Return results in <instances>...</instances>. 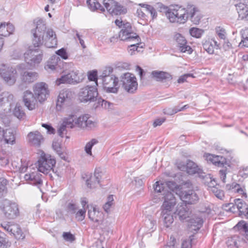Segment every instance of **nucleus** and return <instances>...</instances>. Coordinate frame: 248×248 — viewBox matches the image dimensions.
I'll return each instance as SVG.
<instances>
[{"instance_id":"obj_1","label":"nucleus","mask_w":248,"mask_h":248,"mask_svg":"<svg viewBox=\"0 0 248 248\" xmlns=\"http://www.w3.org/2000/svg\"><path fill=\"white\" fill-rule=\"evenodd\" d=\"M35 29L31 30L33 35V47L30 46L25 53V60L31 66H35L42 60L43 52L38 47L45 42V46L48 48L55 47L57 45L56 35L52 29H48L45 22L42 19L34 21Z\"/></svg>"},{"instance_id":"obj_2","label":"nucleus","mask_w":248,"mask_h":248,"mask_svg":"<svg viewBox=\"0 0 248 248\" xmlns=\"http://www.w3.org/2000/svg\"><path fill=\"white\" fill-rule=\"evenodd\" d=\"M89 118L88 114H85L78 117L76 115L71 114L62 119V123L67 128H74L77 127L90 129L95 127V124Z\"/></svg>"},{"instance_id":"obj_3","label":"nucleus","mask_w":248,"mask_h":248,"mask_svg":"<svg viewBox=\"0 0 248 248\" xmlns=\"http://www.w3.org/2000/svg\"><path fill=\"white\" fill-rule=\"evenodd\" d=\"M187 14V7L186 8L176 7L169 9L166 13V16L170 22L184 24L188 19Z\"/></svg>"},{"instance_id":"obj_4","label":"nucleus","mask_w":248,"mask_h":248,"mask_svg":"<svg viewBox=\"0 0 248 248\" xmlns=\"http://www.w3.org/2000/svg\"><path fill=\"white\" fill-rule=\"evenodd\" d=\"M206 159L215 165L222 167L219 171L220 178L223 183H225L227 167H230L229 162L222 156L215 155L212 154H206L205 155Z\"/></svg>"},{"instance_id":"obj_5","label":"nucleus","mask_w":248,"mask_h":248,"mask_svg":"<svg viewBox=\"0 0 248 248\" xmlns=\"http://www.w3.org/2000/svg\"><path fill=\"white\" fill-rule=\"evenodd\" d=\"M14 95L9 92H3L0 93V115L5 116L11 111V105L14 103Z\"/></svg>"},{"instance_id":"obj_6","label":"nucleus","mask_w":248,"mask_h":248,"mask_svg":"<svg viewBox=\"0 0 248 248\" xmlns=\"http://www.w3.org/2000/svg\"><path fill=\"white\" fill-rule=\"evenodd\" d=\"M119 37L122 41H135L137 44L141 42L140 38L134 32L130 23L128 22L123 24V28L119 32Z\"/></svg>"},{"instance_id":"obj_7","label":"nucleus","mask_w":248,"mask_h":248,"mask_svg":"<svg viewBox=\"0 0 248 248\" xmlns=\"http://www.w3.org/2000/svg\"><path fill=\"white\" fill-rule=\"evenodd\" d=\"M122 87L129 93H134L138 89L137 78L134 75L126 73L121 77Z\"/></svg>"},{"instance_id":"obj_8","label":"nucleus","mask_w":248,"mask_h":248,"mask_svg":"<svg viewBox=\"0 0 248 248\" xmlns=\"http://www.w3.org/2000/svg\"><path fill=\"white\" fill-rule=\"evenodd\" d=\"M0 76L6 84L11 86L14 85L16 80L17 71L12 67L7 66L4 64L0 67Z\"/></svg>"},{"instance_id":"obj_9","label":"nucleus","mask_w":248,"mask_h":248,"mask_svg":"<svg viewBox=\"0 0 248 248\" xmlns=\"http://www.w3.org/2000/svg\"><path fill=\"white\" fill-rule=\"evenodd\" d=\"M56 163L54 159L48 155L43 153L37 162L38 170L43 173H48Z\"/></svg>"},{"instance_id":"obj_10","label":"nucleus","mask_w":248,"mask_h":248,"mask_svg":"<svg viewBox=\"0 0 248 248\" xmlns=\"http://www.w3.org/2000/svg\"><path fill=\"white\" fill-rule=\"evenodd\" d=\"M103 5L112 16L125 14L126 8L114 0H103Z\"/></svg>"},{"instance_id":"obj_11","label":"nucleus","mask_w":248,"mask_h":248,"mask_svg":"<svg viewBox=\"0 0 248 248\" xmlns=\"http://www.w3.org/2000/svg\"><path fill=\"white\" fill-rule=\"evenodd\" d=\"M98 92L94 86H87L80 90L79 97L82 102H94L97 100Z\"/></svg>"},{"instance_id":"obj_12","label":"nucleus","mask_w":248,"mask_h":248,"mask_svg":"<svg viewBox=\"0 0 248 248\" xmlns=\"http://www.w3.org/2000/svg\"><path fill=\"white\" fill-rule=\"evenodd\" d=\"M74 93L70 89L62 90L59 93L57 101V110L60 111L62 110V107L70 105L71 100L74 97Z\"/></svg>"},{"instance_id":"obj_13","label":"nucleus","mask_w":248,"mask_h":248,"mask_svg":"<svg viewBox=\"0 0 248 248\" xmlns=\"http://www.w3.org/2000/svg\"><path fill=\"white\" fill-rule=\"evenodd\" d=\"M2 209L5 216L9 219L15 218L19 215V212L17 204L7 199L3 201Z\"/></svg>"},{"instance_id":"obj_14","label":"nucleus","mask_w":248,"mask_h":248,"mask_svg":"<svg viewBox=\"0 0 248 248\" xmlns=\"http://www.w3.org/2000/svg\"><path fill=\"white\" fill-rule=\"evenodd\" d=\"M104 88L107 92L117 93L119 87H117L119 79L118 78L114 75L107 77L102 79Z\"/></svg>"},{"instance_id":"obj_15","label":"nucleus","mask_w":248,"mask_h":248,"mask_svg":"<svg viewBox=\"0 0 248 248\" xmlns=\"http://www.w3.org/2000/svg\"><path fill=\"white\" fill-rule=\"evenodd\" d=\"M34 93L40 102L44 101L49 96L47 85L44 82L36 83L34 86Z\"/></svg>"},{"instance_id":"obj_16","label":"nucleus","mask_w":248,"mask_h":248,"mask_svg":"<svg viewBox=\"0 0 248 248\" xmlns=\"http://www.w3.org/2000/svg\"><path fill=\"white\" fill-rule=\"evenodd\" d=\"M164 201L161 206L162 213H171L172 209L176 204V200L171 192L165 193Z\"/></svg>"},{"instance_id":"obj_17","label":"nucleus","mask_w":248,"mask_h":248,"mask_svg":"<svg viewBox=\"0 0 248 248\" xmlns=\"http://www.w3.org/2000/svg\"><path fill=\"white\" fill-rule=\"evenodd\" d=\"M27 139L29 144L35 147H40L44 142L43 136L37 130L29 132Z\"/></svg>"},{"instance_id":"obj_18","label":"nucleus","mask_w":248,"mask_h":248,"mask_svg":"<svg viewBox=\"0 0 248 248\" xmlns=\"http://www.w3.org/2000/svg\"><path fill=\"white\" fill-rule=\"evenodd\" d=\"M179 197L183 202L188 204H195L199 200L198 195L193 190L182 191Z\"/></svg>"},{"instance_id":"obj_19","label":"nucleus","mask_w":248,"mask_h":248,"mask_svg":"<svg viewBox=\"0 0 248 248\" xmlns=\"http://www.w3.org/2000/svg\"><path fill=\"white\" fill-rule=\"evenodd\" d=\"M178 168L181 170H186L189 174L201 173L202 170L194 162L188 160L186 164L179 163Z\"/></svg>"},{"instance_id":"obj_20","label":"nucleus","mask_w":248,"mask_h":248,"mask_svg":"<svg viewBox=\"0 0 248 248\" xmlns=\"http://www.w3.org/2000/svg\"><path fill=\"white\" fill-rule=\"evenodd\" d=\"M23 101L25 107L29 110H33L35 109L36 106V98L34 96L33 93L30 91H26L24 92Z\"/></svg>"},{"instance_id":"obj_21","label":"nucleus","mask_w":248,"mask_h":248,"mask_svg":"<svg viewBox=\"0 0 248 248\" xmlns=\"http://www.w3.org/2000/svg\"><path fill=\"white\" fill-rule=\"evenodd\" d=\"M103 172L101 168L95 170L94 175H91L89 178L86 180V185L90 188H94L99 184L100 179L102 176Z\"/></svg>"},{"instance_id":"obj_22","label":"nucleus","mask_w":248,"mask_h":248,"mask_svg":"<svg viewBox=\"0 0 248 248\" xmlns=\"http://www.w3.org/2000/svg\"><path fill=\"white\" fill-rule=\"evenodd\" d=\"M188 18H190L191 22L195 24H198L202 18L198 9L194 5L188 4L187 5Z\"/></svg>"},{"instance_id":"obj_23","label":"nucleus","mask_w":248,"mask_h":248,"mask_svg":"<svg viewBox=\"0 0 248 248\" xmlns=\"http://www.w3.org/2000/svg\"><path fill=\"white\" fill-rule=\"evenodd\" d=\"M42 175L38 172H33L31 173H28L25 175L24 178L27 181H29L30 183L32 185L37 186L40 188L43 185V180L42 179Z\"/></svg>"},{"instance_id":"obj_24","label":"nucleus","mask_w":248,"mask_h":248,"mask_svg":"<svg viewBox=\"0 0 248 248\" xmlns=\"http://www.w3.org/2000/svg\"><path fill=\"white\" fill-rule=\"evenodd\" d=\"M174 39L177 43L179 49L182 52L188 51L189 53L192 51L191 47L187 45V42L184 36L180 33H176L174 36Z\"/></svg>"},{"instance_id":"obj_25","label":"nucleus","mask_w":248,"mask_h":248,"mask_svg":"<svg viewBox=\"0 0 248 248\" xmlns=\"http://www.w3.org/2000/svg\"><path fill=\"white\" fill-rule=\"evenodd\" d=\"M88 217L91 220L96 222L98 225L102 223L104 218L103 213L97 210L95 207H93V210L88 211Z\"/></svg>"},{"instance_id":"obj_26","label":"nucleus","mask_w":248,"mask_h":248,"mask_svg":"<svg viewBox=\"0 0 248 248\" xmlns=\"http://www.w3.org/2000/svg\"><path fill=\"white\" fill-rule=\"evenodd\" d=\"M234 205L236 209L239 211V215L240 216H244L248 218V205L247 204L240 199L234 200Z\"/></svg>"},{"instance_id":"obj_27","label":"nucleus","mask_w":248,"mask_h":248,"mask_svg":"<svg viewBox=\"0 0 248 248\" xmlns=\"http://www.w3.org/2000/svg\"><path fill=\"white\" fill-rule=\"evenodd\" d=\"M175 214L177 215L181 221H184L189 217L191 211L186 204H182L177 206Z\"/></svg>"},{"instance_id":"obj_28","label":"nucleus","mask_w":248,"mask_h":248,"mask_svg":"<svg viewBox=\"0 0 248 248\" xmlns=\"http://www.w3.org/2000/svg\"><path fill=\"white\" fill-rule=\"evenodd\" d=\"M151 75L157 81H168L172 79V77L169 73L163 71H153Z\"/></svg>"},{"instance_id":"obj_29","label":"nucleus","mask_w":248,"mask_h":248,"mask_svg":"<svg viewBox=\"0 0 248 248\" xmlns=\"http://www.w3.org/2000/svg\"><path fill=\"white\" fill-rule=\"evenodd\" d=\"M203 219L199 217H192L188 221V227L190 230L197 231L202 226Z\"/></svg>"},{"instance_id":"obj_30","label":"nucleus","mask_w":248,"mask_h":248,"mask_svg":"<svg viewBox=\"0 0 248 248\" xmlns=\"http://www.w3.org/2000/svg\"><path fill=\"white\" fill-rule=\"evenodd\" d=\"M15 28L11 23H1L0 25V36L6 37L12 34Z\"/></svg>"},{"instance_id":"obj_31","label":"nucleus","mask_w":248,"mask_h":248,"mask_svg":"<svg viewBox=\"0 0 248 248\" xmlns=\"http://www.w3.org/2000/svg\"><path fill=\"white\" fill-rule=\"evenodd\" d=\"M238 14L239 18L248 20V6L242 3H239L236 5Z\"/></svg>"},{"instance_id":"obj_32","label":"nucleus","mask_w":248,"mask_h":248,"mask_svg":"<svg viewBox=\"0 0 248 248\" xmlns=\"http://www.w3.org/2000/svg\"><path fill=\"white\" fill-rule=\"evenodd\" d=\"M38 76L36 72L26 71L21 75V79L24 82L30 83L37 80Z\"/></svg>"},{"instance_id":"obj_33","label":"nucleus","mask_w":248,"mask_h":248,"mask_svg":"<svg viewBox=\"0 0 248 248\" xmlns=\"http://www.w3.org/2000/svg\"><path fill=\"white\" fill-rule=\"evenodd\" d=\"M2 135V141L8 144H13L15 143V136L11 129L4 130Z\"/></svg>"},{"instance_id":"obj_34","label":"nucleus","mask_w":248,"mask_h":248,"mask_svg":"<svg viewBox=\"0 0 248 248\" xmlns=\"http://www.w3.org/2000/svg\"><path fill=\"white\" fill-rule=\"evenodd\" d=\"M87 4L89 9L93 12L100 10L103 12L105 11L104 8L101 5L97 0H88Z\"/></svg>"},{"instance_id":"obj_35","label":"nucleus","mask_w":248,"mask_h":248,"mask_svg":"<svg viewBox=\"0 0 248 248\" xmlns=\"http://www.w3.org/2000/svg\"><path fill=\"white\" fill-rule=\"evenodd\" d=\"M13 115L19 120H23L26 118V114L22 107L16 104L13 111Z\"/></svg>"},{"instance_id":"obj_36","label":"nucleus","mask_w":248,"mask_h":248,"mask_svg":"<svg viewBox=\"0 0 248 248\" xmlns=\"http://www.w3.org/2000/svg\"><path fill=\"white\" fill-rule=\"evenodd\" d=\"M71 78L70 74L68 73L67 74L62 76L60 78H58L56 80V84L57 85H60L62 83H74L73 80Z\"/></svg>"},{"instance_id":"obj_37","label":"nucleus","mask_w":248,"mask_h":248,"mask_svg":"<svg viewBox=\"0 0 248 248\" xmlns=\"http://www.w3.org/2000/svg\"><path fill=\"white\" fill-rule=\"evenodd\" d=\"M165 226L168 228L173 222L174 219L171 213H162Z\"/></svg>"},{"instance_id":"obj_38","label":"nucleus","mask_w":248,"mask_h":248,"mask_svg":"<svg viewBox=\"0 0 248 248\" xmlns=\"http://www.w3.org/2000/svg\"><path fill=\"white\" fill-rule=\"evenodd\" d=\"M8 181L4 178H0V198L3 197L7 192Z\"/></svg>"},{"instance_id":"obj_39","label":"nucleus","mask_w":248,"mask_h":248,"mask_svg":"<svg viewBox=\"0 0 248 248\" xmlns=\"http://www.w3.org/2000/svg\"><path fill=\"white\" fill-rule=\"evenodd\" d=\"M78 204L75 202L71 201L67 203L66 210L69 214H75L78 211Z\"/></svg>"},{"instance_id":"obj_40","label":"nucleus","mask_w":248,"mask_h":248,"mask_svg":"<svg viewBox=\"0 0 248 248\" xmlns=\"http://www.w3.org/2000/svg\"><path fill=\"white\" fill-rule=\"evenodd\" d=\"M60 60V59L57 55L53 56L51 60L47 62V64L45 68L50 69L51 70H55L58 62Z\"/></svg>"},{"instance_id":"obj_41","label":"nucleus","mask_w":248,"mask_h":248,"mask_svg":"<svg viewBox=\"0 0 248 248\" xmlns=\"http://www.w3.org/2000/svg\"><path fill=\"white\" fill-rule=\"evenodd\" d=\"M14 226L16 227V229H15L14 231H12L10 234L13 235L17 239H24L25 235L19 227V226L16 224H14Z\"/></svg>"},{"instance_id":"obj_42","label":"nucleus","mask_w":248,"mask_h":248,"mask_svg":"<svg viewBox=\"0 0 248 248\" xmlns=\"http://www.w3.org/2000/svg\"><path fill=\"white\" fill-rule=\"evenodd\" d=\"M98 142L96 139H93L91 141L87 142L84 147L85 152L90 155H92V149L94 145Z\"/></svg>"},{"instance_id":"obj_43","label":"nucleus","mask_w":248,"mask_h":248,"mask_svg":"<svg viewBox=\"0 0 248 248\" xmlns=\"http://www.w3.org/2000/svg\"><path fill=\"white\" fill-rule=\"evenodd\" d=\"M154 188L155 192L158 193L163 192L162 195L165 196V193H166L167 192H170L168 191L167 188H165L164 184L162 183L159 184V182H156L155 185H154Z\"/></svg>"},{"instance_id":"obj_44","label":"nucleus","mask_w":248,"mask_h":248,"mask_svg":"<svg viewBox=\"0 0 248 248\" xmlns=\"http://www.w3.org/2000/svg\"><path fill=\"white\" fill-rule=\"evenodd\" d=\"M140 5L145 8L146 10L150 13L152 19L155 18L157 17L156 10L152 6L146 4H140Z\"/></svg>"},{"instance_id":"obj_45","label":"nucleus","mask_w":248,"mask_h":248,"mask_svg":"<svg viewBox=\"0 0 248 248\" xmlns=\"http://www.w3.org/2000/svg\"><path fill=\"white\" fill-rule=\"evenodd\" d=\"M242 35V40L239 44V46L248 47V37H246L247 35H248V29H246L241 31Z\"/></svg>"},{"instance_id":"obj_46","label":"nucleus","mask_w":248,"mask_h":248,"mask_svg":"<svg viewBox=\"0 0 248 248\" xmlns=\"http://www.w3.org/2000/svg\"><path fill=\"white\" fill-rule=\"evenodd\" d=\"M189 33L192 36L199 38L203 34V31L199 28H192L189 30Z\"/></svg>"},{"instance_id":"obj_47","label":"nucleus","mask_w":248,"mask_h":248,"mask_svg":"<svg viewBox=\"0 0 248 248\" xmlns=\"http://www.w3.org/2000/svg\"><path fill=\"white\" fill-rule=\"evenodd\" d=\"M231 185L232 189H234L236 192L240 194H242L245 198L247 197V193L245 192V189L242 187H241L239 184L236 183H232Z\"/></svg>"},{"instance_id":"obj_48","label":"nucleus","mask_w":248,"mask_h":248,"mask_svg":"<svg viewBox=\"0 0 248 248\" xmlns=\"http://www.w3.org/2000/svg\"><path fill=\"white\" fill-rule=\"evenodd\" d=\"M203 47L209 54H213L214 48L213 45L210 41H205L202 45Z\"/></svg>"},{"instance_id":"obj_49","label":"nucleus","mask_w":248,"mask_h":248,"mask_svg":"<svg viewBox=\"0 0 248 248\" xmlns=\"http://www.w3.org/2000/svg\"><path fill=\"white\" fill-rule=\"evenodd\" d=\"M210 190L219 199L222 200L224 197V191L217 187H213Z\"/></svg>"},{"instance_id":"obj_50","label":"nucleus","mask_w":248,"mask_h":248,"mask_svg":"<svg viewBox=\"0 0 248 248\" xmlns=\"http://www.w3.org/2000/svg\"><path fill=\"white\" fill-rule=\"evenodd\" d=\"M28 169V163L22 159L20 160V164L16 166V169L20 172H25Z\"/></svg>"},{"instance_id":"obj_51","label":"nucleus","mask_w":248,"mask_h":248,"mask_svg":"<svg viewBox=\"0 0 248 248\" xmlns=\"http://www.w3.org/2000/svg\"><path fill=\"white\" fill-rule=\"evenodd\" d=\"M1 226L10 234H11L12 231H14L16 229V227L14 226V224H10L9 223L4 222L1 223Z\"/></svg>"},{"instance_id":"obj_52","label":"nucleus","mask_w":248,"mask_h":248,"mask_svg":"<svg viewBox=\"0 0 248 248\" xmlns=\"http://www.w3.org/2000/svg\"><path fill=\"white\" fill-rule=\"evenodd\" d=\"M132 42L134 43L135 44H131L130 45V49L129 52L131 51V55L133 54V52L135 51H137L138 52H140V49H139V48H142V46H140L141 44L140 42L138 43V44H137L136 42L135 41H131Z\"/></svg>"},{"instance_id":"obj_53","label":"nucleus","mask_w":248,"mask_h":248,"mask_svg":"<svg viewBox=\"0 0 248 248\" xmlns=\"http://www.w3.org/2000/svg\"><path fill=\"white\" fill-rule=\"evenodd\" d=\"M69 73L71 76V79L73 80L74 83H78L80 82V78L79 77V73L78 70L71 71Z\"/></svg>"},{"instance_id":"obj_54","label":"nucleus","mask_w":248,"mask_h":248,"mask_svg":"<svg viewBox=\"0 0 248 248\" xmlns=\"http://www.w3.org/2000/svg\"><path fill=\"white\" fill-rule=\"evenodd\" d=\"M156 224V221L151 219L145 220V225L146 228L149 230L153 231Z\"/></svg>"},{"instance_id":"obj_55","label":"nucleus","mask_w":248,"mask_h":248,"mask_svg":"<svg viewBox=\"0 0 248 248\" xmlns=\"http://www.w3.org/2000/svg\"><path fill=\"white\" fill-rule=\"evenodd\" d=\"M85 213L86 211L85 209H80L75 214V217L78 220L82 221L85 218Z\"/></svg>"},{"instance_id":"obj_56","label":"nucleus","mask_w":248,"mask_h":248,"mask_svg":"<svg viewBox=\"0 0 248 248\" xmlns=\"http://www.w3.org/2000/svg\"><path fill=\"white\" fill-rule=\"evenodd\" d=\"M113 72V68L111 67H106L103 70L102 74L100 76L101 78H105L107 77L111 76Z\"/></svg>"},{"instance_id":"obj_57","label":"nucleus","mask_w":248,"mask_h":248,"mask_svg":"<svg viewBox=\"0 0 248 248\" xmlns=\"http://www.w3.org/2000/svg\"><path fill=\"white\" fill-rule=\"evenodd\" d=\"M62 237L65 241L70 242H72L75 240L74 235L70 232H64L62 234Z\"/></svg>"},{"instance_id":"obj_58","label":"nucleus","mask_w":248,"mask_h":248,"mask_svg":"<svg viewBox=\"0 0 248 248\" xmlns=\"http://www.w3.org/2000/svg\"><path fill=\"white\" fill-rule=\"evenodd\" d=\"M179 112L178 106L174 107L173 108H167L164 109V113L165 114L172 115Z\"/></svg>"},{"instance_id":"obj_59","label":"nucleus","mask_w":248,"mask_h":248,"mask_svg":"<svg viewBox=\"0 0 248 248\" xmlns=\"http://www.w3.org/2000/svg\"><path fill=\"white\" fill-rule=\"evenodd\" d=\"M67 127L62 123L60 125L59 128L58 129V135L62 138L63 137L64 135L66 134Z\"/></svg>"},{"instance_id":"obj_60","label":"nucleus","mask_w":248,"mask_h":248,"mask_svg":"<svg viewBox=\"0 0 248 248\" xmlns=\"http://www.w3.org/2000/svg\"><path fill=\"white\" fill-rule=\"evenodd\" d=\"M156 8L158 9V11L160 12H165L166 15L167 12L169 9H171L172 7H168L165 6L161 3H157L156 4Z\"/></svg>"},{"instance_id":"obj_61","label":"nucleus","mask_w":248,"mask_h":248,"mask_svg":"<svg viewBox=\"0 0 248 248\" xmlns=\"http://www.w3.org/2000/svg\"><path fill=\"white\" fill-rule=\"evenodd\" d=\"M88 79L90 81H95L96 85H97V72L95 71H93L89 72Z\"/></svg>"},{"instance_id":"obj_62","label":"nucleus","mask_w":248,"mask_h":248,"mask_svg":"<svg viewBox=\"0 0 248 248\" xmlns=\"http://www.w3.org/2000/svg\"><path fill=\"white\" fill-rule=\"evenodd\" d=\"M224 207L227 211L235 212L236 207L234 203H228L224 205Z\"/></svg>"},{"instance_id":"obj_63","label":"nucleus","mask_w":248,"mask_h":248,"mask_svg":"<svg viewBox=\"0 0 248 248\" xmlns=\"http://www.w3.org/2000/svg\"><path fill=\"white\" fill-rule=\"evenodd\" d=\"M42 126L47 130V133L49 134H53L55 132V129L50 124H42Z\"/></svg>"},{"instance_id":"obj_64","label":"nucleus","mask_w":248,"mask_h":248,"mask_svg":"<svg viewBox=\"0 0 248 248\" xmlns=\"http://www.w3.org/2000/svg\"><path fill=\"white\" fill-rule=\"evenodd\" d=\"M192 239L190 236L189 239L184 240L182 244V248H192Z\"/></svg>"}]
</instances>
